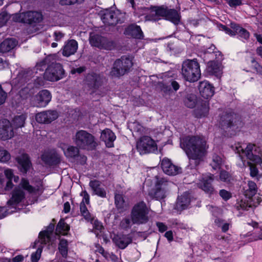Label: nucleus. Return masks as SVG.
Masks as SVG:
<instances>
[{"instance_id": "1", "label": "nucleus", "mask_w": 262, "mask_h": 262, "mask_svg": "<svg viewBox=\"0 0 262 262\" xmlns=\"http://www.w3.org/2000/svg\"><path fill=\"white\" fill-rule=\"evenodd\" d=\"M180 147L189 159V166L193 169L203 161L207 154L209 146L203 136H187L180 139Z\"/></svg>"}, {"instance_id": "2", "label": "nucleus", "mask_w": 262, "mask_h": 262, "mask_svg": "<svg viewBox=\"0 0 262 262\" xmlns=\"http://www.w3.org/2000/svg\"><path fill=\"white\" fill-rule=\"evenodd\" d=\"M181 73L184 79L193 82L201 77L200 64L196 59H186L183 62Z\"/></svg>"}, {"instance_id": "3", "label": "nucleus", "mask_w": 262, "mask_h": 262, "mask_svg": "<svg viewBox=\"0 0 262 262\" xmlns=\"http://www.w3.org/2000/svg\"><path fill=\"white\" fill-rule=\"evenodd\" d=\"M73 139L76 145L81 149L93 150L98 145L95 137L85 130L77 131Z\"/></svg>"}, {"instance_id": "4", "label": "nucleus", "mask_w": 262, "mask_h": 262, "mask_svg": "<svg viewBox=\"0 0 262 262\" xmlns=\"http://www.w3.org/2000/svg\"><path fill=\"white\" fill-rule=\"evenodd\" d=\"M219 124L221 129L226 133L227 136L234 135L238 127L236 115L232 111L223 112L220 116Z\"/></svg>"}, {"instance_id": "5", "label": "nucleus", "mask_w": 262, "mask_h": 262, "mask_svg": "<svg viewBox=\"0 0 262 262\" xmlns=\"http://www.w3.org/2000/svg\"><path fill=\"white\" fill-rule=\"evenodd\" d=\"M133 59L129 55H123L116 59L111 71V75L119 77L129 72L133 66Z\"/></svg>"}, {"instance_id": "6", "label": "nucleus", "mask_w": 262, "mask_h": 262, "mask_svg": "<svg viewBox=\"0 0 262 262\" xmlns=\"http://www.w3.org/2000/svg\"><path fill=\"white\" fill-rule=\"evenodd\" d=\"M149 209L144 201H140L133 207L130 217L133 224L142 225L149 221Z\"/></svg>"}, {"instance_id": "7", "label": "nucleus", "mask_w": 262, "mask_h": 262, "mask_svg": "<svg viewBox=\"0 0 262 262\" xmlns=\"http://www.w3.org/2000/svg\"><path fill=\"white\" fill-rule=\"evenodd\" d=\"M156 178L155 188L149 192L148 195L152 199L161 200L166 197L170 183L165 178L158 177Z\"/></svg>"}, {"instance_id": "8", "label": "nucleus", "mask_w": 262, "mask_h": 262, "mask_svg": "<svg viewBox=\"0 0 262 262\" xmlns=\"http://www.w3.org/2000/svg\"><path fill=\"white\" fill-rule=\"evenodd\" d=\"M237 152L241 151L244 154L247 158L250 161L257 163H262V150L260 147L255 144L249 143L245 149L241 146L236 147Z\"/></svg>"}, {"instance_id": "9", "label": "nucleus", "mask_w": 262, "mask_h": 262, "mask_svg": "<svg viewBox=\"0 0 262 262\" xmlns=\"http://www.w3.org/2000/svg\"><path fill=\"white\" fill-rule=\"evenodd\" d=\"M230 27L220 24L219 26L220 30L225 32V33L231 36H234L237 35L239 37L248 40L250 37V33L246 29L241 26V25L234 22L230 23Z\"/></svg>"}, {"instance_id": "10", "label": "nucleus", "mask_w": 262, "mask_h": 262, "mask_svg": "<svg viewBox=\"0 0 262 262\" xmlns=\"http://www.w3.org/2000/svg\"><path fill=\"white\" fill-rule=\"evenodd\" d=\"M65 76L64 70L59 63L52 62L46 69L44 73L45 79L50 81H57Z\"/></svg>"}, {"instance_id": "11", "label": "nucleus", "mask_w": 262, "mask_h": 262, "mask_svg": "<svg viewBox=\"0 0 262 262\" xmlns=\"http://www.w3.org/2000/svg\"><path fill=\"white\" fill-rule=\"evenodd\" d=\"M136 148L140 155L148 154L157 150V146L155 141L147 136L140 138L137 142Z\"/></svg>"}, {"instance_id": "12", "label": "nucleus", "mask_w": 262, "mask_h": 262, "mask_svg": "<svg viewBox=\"0 0 262 262\" xmlns=\"http://www.w3.org/2000/svg\"><path fill=\"white\" fill-rule=\"evenodd\" d=\"M90 43L94 47L107 50H111L115 47V42L99 34L91 35Z\"/></svg>"}, {"instance_id": "13", "label": "nucleus", "mask_w": 262, "mask_h": 262, "mask_svg": "<svg viewBox=\"0 0 262 262\" xmlns=\"http://www.w3.org/2000/svg\"><path fill=\"white\" fill-rule=\"evenodd\" d=\"M101 20L107 26H115L117 24H121L124 21L123 15L118 11L111 10H105L102 13Z\"/></svg>"}, {"instance_id": "14", "label": "nucleus", "mask_w": 262, "mask_h": 262, "mask_svg": "<svg viewBox=\"0 0 262 262\" xmlns=\"http://www.w3.org/2000/svg\"><path fill=\"white\" fill-rule=\"evenodd\" d=\"M214 176L210 174L209 176H204L198 183V187L208 194L209 196L217 194V191L212 185Z\"/></svg>"}, {"instance_id": "15", "label": "nucleus", "mask_w": 262, "mask_h": 262, "mask_svg": "<svg viewBox=\"0 0 262 262\" xmlns=\"http://www.w3.org/2000/svg\"><path fill=\"white\" fill-rule=\"evenodd\" d=\"M51 98L50 92L47 90H43L33 98L32 103L35 107H45L51 101Z\"/></svg>"}, {"instance_id": "16", "label": "nucleus", "mask_w": 262, "mask_h": 262, "mask_svg": "<svg viewBox=\"0 0 262 262\" xmlns=\"http://www.w3.org/2000/svg\"><path fill=\"white\" fill-rule=\"evenodd\" d=\"M167 9V7L164 5L151 6L149 14L146 17V21H156L161 17L165 18Z\"/></svg>"}, {"instance_id": "17", "label": "nucleus", "mask_w": 262, "mask_h": 262, "mask_svg": "<svg viewBox=\"0 0 262 262\" xmlns=\"http://www.w3.org/2000/svg\"><path fill=\"white\" fill-rule=\"evenodd\" d=\"M103 76L94 72L89 73L85 77V84L90 89L97 90L102 85Z\"/></svg>"}, {"instance_id": "18", "label": "nucleus", "mask_w": 262, "mask_h": 262, "mask_svg": "<svg viewBox=\"0 0 262 262\" xmlns=\"http://www.w3.org/2000/svg\"><path fill=\"white\" fill-rule=\"evenodd\" d=\"M58 117V113L56 111L48 110L37 113L35 119L39 123L49 124Z\"/></svg>"}, {"instance_id": "19", "label": "nucleus", "mask_w": 262, "mask_h": 262, "mask_svg": "<svg viewBox=\"0 0 262 262\" xmlns=\"http://www.w3.org/2000/svg\"><path fill=\"white\" fill-rule=\"evenodd\" d=\"M14 135V129L11 122L7 119L0 120V137L3 140L12 138Z\"/></svg>"}, {"instance_id": "20", "label": "nucleus", "mask_w": 262, "mask_h": 262, "mask_svg": "<svg viewBox=\"0 0 262 262\" xmlns=\"http://www.w3.org/2000/svg\"><path fill=\"white\" fill-rule=\"evenodd\" d=\"M161 167L165 173L169 176H175L181 172V168L174 165L167 158H164L161 161Z\"/></svg>"}, {"instance_id": "21", "label": "nucleus", "mask_w": 262, "mask_h": 262, "mask_svg": "<svg viewBox=\"0 0 262 262\" xmlns=\"http://www.w3.org/2000/svg\"><path fill=\"white\" fill-rule=\"evenodd\" d=\"M33 74L34 72L32 70H21L18 73L15 79V82L17 83L19 86H23L33 77Z\"/></svg>"}, {"instance_id": "22", "label": "nucleus", "mask_w": 262, "mask_h": 262, "mask_svg": "<svg viewBox=\"0 0 262 262\" xmlns=\"http://www.w3.org/2000/svg\"><path fill=\"white\" fill-rule=\"evenodd\" d=\"M5 178L0 177V187L4 188L6 191L11 190L14 185L12 183V179L14 176L11 169H7L4 171Z\"/></svg>"}, {"instance_id": "23", "label": "nucleus", "mask_w": 262, "mask_h": 262, "mask_svg": "<svg viewBox=\"0 0 262 262\" xmlns=\"http://www.w3.org/2000/svg\"><path fill=\"white\" fill-rule=\"evenodd\" d=\"M89 186L92 190V194L97 195L101 198H106V191L101 186L100 181L97 180H91Z\"/></svg>"}, {"instance_id": "24", "label": "nucleus", "mask_w": 262, "mask_h": 262, "mask_svg": "<svg viewBox=\"0 0 262 262\" xmlns=\"http://www.w3.org/2000/svg\"><path fill=\"white\" fill-rule=\"evenodd\" d=\"M24 191L19 187H16L13 190L11 199L7 202L9 206L14 207L25 199Z\"/></svg>"}, {"instance_id": "25", "label": "nucleus", "mask_w": 262, "mask_h": 262, "mask_svg": "<svg viewBox=\"0 0 262 262\" xmlns=\"http://www.w3.org/2000/svg\"><path fill=\"white\" fill-rule=\"evenodd\" d=\"M207 72L220 79L222 75V64L217 61H208L207 67Z\"/></svg>"}, {"instance_id": "26", "label": "nucleus", "mask_w": 262, "mask_h": 262, "mask_svg": "<svg viewBox=\"0 0 262 262\" xmlns=\"http://www.w3.org/2000/svg\"><path fill=\"white\" fill-rule=\"evenodd\" d=\"M16 160L19 165L18 167L20 171L23 173H27L32 166L29 156L26 154H24L17 157Z\"/></svg>"}, {"instance_id": "27", "label": "nucleus", "mask_w": 262, "mask_h": 262, "mask_svg": "<svg viewBox=\"0 0 262 262\" xmlns=\"http://www.w3.org/2000/svg\"><path fill=\"white\" fill-rule=\"evenodd\" d=\"M199 90L201 96L205 99L211 97L214 93V87L207 81L200 82Z\"/></svg>"}, {"instance_id": "28", "label": "nucleus", "mask_w": 262, "mask_h": 262, "mask_svg": "<svg viewBox=\"0 0 262 262\" xmlns=\"http://www.w3.org/2000/svg\"><path fill=\"white\" fill-rule=\"evenodd\" d=\"M113 242L119 248L124 249L132 243L133 238L129 234H123L114 237Z\"/></svg>"}, {"instance_id": "29", "label": "nucleus", "mask_w": 262, "mask_h": 262, "mask_svg": "<svg viewBox=\"0 0 262 262\" xmlns=\"http://www.w3.org/2000/svg\"><path fill=\"white\" fill-rule=\"evenodd\" d=\"M42 20V15L36 11H27L25 12L24 23L33 25L39 23Z\"/></svg>"}, {"instance_id": "30", "label": "nucleus", "mask_w": 262, "mask_h": 262, "mask_svg": "<svg viewBox=\"0 0 262 262\" xmlns=\"http://www.w3.org/2000/svg\"><path fill=\"white\" fill-rule=\"evenodd\" d=\"M116 137L115 134L110 129L106 128L104 129L101 134L100 139L104 141L107 147H112L114 146V141Z\"/></svg>"}, {"instance_id": "31", "label": "nucleus", "mask_w": 262, "mask_h": 262, "mask_svg": "<svg viewBox=\"0 0 262 262\" xmlns=\"http://www.w3.org/2000/svg\"><path fill=\"white\" fill-rule=\"evenodd\" d=\"M190 196L188 193L184 192L181 196H179L176 205V209L178 210H183L187 209L190 204Z\"/></svg>"}, {"instance_id": "32", "label": "nucleus", "mask_w": 262, "mask_h": 262, "mask_svg": "<svg viewBox=\"0 0 262 262\" xmlns=\"http://www.w3.org/2000/svg\"><path fill=\"white\" fill-rule=\"evenodd\" d=\"M124 34L137 39H142L144 36L140 27L135 24L128 26L125 30Z\"/></svg>"}, {"instance_id": "33", "label": "nucleus", "mask_w": 262, "mask_h": 262, "mask_svg": "<svg viewBox=\"0 0 262 262\" xmlns=\"http://www.w3.org/2000/svg\"><path fill=\"white\" fill-rule=\"evenodd\" d=\"M179 83L173 78H169L162 83L161 89L165 93H169L172 91H177L180 88Z\"/></svg>"}, {"instance_id": "34", "label": "nucleus", "mask_w": 262, "mask_h": 262, "mask_svg": "<svg viewBox=\"0 0 262 262\" xmlns=\"http://www.w3.org/2000/svg\"><path fill=\"white\" fill-rule=\"evenodd\" d=\"M42 161L49 165H55L60 162V158L56 153H44L41 155Z\"/></svg>"}, {"instance_id": "35", "label": "nucleus", "mask_w": 262, "mask_h": 262, "mask_svg": "<svg viewBox=\"0 0 262 262\" xmlns=\"http://www.w3.org/2000/svg\"><path fill=\"white\" fill-rule=\"evenodd\" d=\"M78 49L77 42L74 39L69 40L63 47L62 54L63 56L69 57L73 55Z\"/></svg>"}, {"instance_id": "36", "label": "nucleus", "mask_w": 262, "mask_h": 262, "mask_svg": "<svg viewBox=\"0 0 262 262\" xmlns=\"http://www.w3.org/2000/svg\"><path fill=\"white\" fill-rule=\"evenodd\" d=\"M54 229V225L50 224L46 230L41 231L39 233L38 238L41 244H47L50 242L51 239L50 235Z\"/></svg>"}, {"instance_id": "37", "label": "nucleus", "mask_w": 262, "mask_h": 262, "mask_svg": "<svg viewBox=\"0 0 262 262\" xmlns=\"http://www.w3.org/2000/svg\"><path fill=\"white\" fill-rule=\"evenodd\" d=\"M17 41L14 38H7L0 44V52L6 53L9 52L17 45Z\"/></svg>"}, {"instance_id": "38", "label": "nucleus", "mask_w": 262, "mask_h": 262, "mask_svg": "<svg viewBox=\"0 0 262 262\" xmlns=\"http://www.w3.org/2000/svg\"><path fill=\"white\" fill-rule=\"evenodd\" d=\"M255 206V202L253 201V199L248 198H246L245 200H241L236 205L237 209L244 210H249L250 208H253Z\"/></svg>"}, {"instance_id": "39", "label": "nucleus", "mask_w": 262, "mask_h": 262, "mask_svg": "<svg viewBox=\"0 0 262 262\" xmlns=\"http://www.w3.org/2000/svg\"><path fill=\"white\" fill-rule=\"evenodd\" d=\"M165 19L169 20L174 25H177L180 22L181 16L178 12L175 9H168Z\"/></svg>"}, {"instance_id": "40", "label": "nucleus", "mask_w": 262, "mask_h": 262, "mask_svg": "<svg viewBox=\"0 0 262 262\" xmlns=\"http://www.w3.org/2000/svg\"><path fill=\"white\" fill-rule=\"evenodd\" d=\"M27 116L25 114L15 116L12 119L11 125L13 129H16L24 126Z\"/></svg>"}, {"instance_id": "41", "label": "nucleus", "mask_w": 262, "mask_h": 262, "mask_svg": "<svg viewBox=\"0 0 262 262\" xmlns=\"http://www.w3.org/2000/svg\"><path fill=\"white\" fill-rule=\"evenodd\" d=\"M257 186L255 182L249 181L248 183V188L244 192L246 198H251L257 192Z\"/></svg>"}, {"instance_id": "42", "label": "nucleus", "mask_w": 262, "mask_h": 262, "mask_svg": "<svg viewBox=\"0 0 262 262\" xmlns=\"http://www.w3.org/2000/svg\"><path fill=\"white\" fill-rule=\"evenodd\" d=\"M79 149L77 146H69L66 150L64 151V155L68 158L76 159L79 155Z\"/></svg>"}, {"instance_id": "43", "label": "nucleus", "mask_w": 262, "mask_h": 262, "mask_svg": "<svg viewBox=\"0 0 262 262\" xmlns=\"http://www.w3.org/2000/svg\"><path fill=\"white\" fill-rule=\"evenodd\" d=\"M69 230L70 226L65 222L64 219H60L56 226V232L66 235L67 234V232L69 231Z\"/></svg>"}, {"instance_id": "44", "label": "nucleus", "mask_w": 262, "mask_h": 262, "mask_svg": "<svg viewBox=\"0 0 262 262\" xmlns=\"http://www.w3.org/2000/svg\"><path fill=\"white\" fill-rule=\"evenodd\" d=\"M58 250L64 258H67L68 253V243L67 240L65 239H61L58 244Z\"/></svg>"}, {"instance_id": "45", "label": "nucleus", "mask_w": 262, "mask_h": 262, "mask_svg": "<svg viewBox=\"0 0 262 262\" xmlns=\"http://www.w3.org/2000/svg\"><path fill=\"white\" fill-rule=\"evenodd\" d=\"M208 104L206 102L203 103L200 108L195 110V115L198 118L206 116L208 114Z\"/></svg>"}, {"instance_id": "46", "label": "nucleus", "mask_w": 262, "mask_h": 262, "mask_svg": "<svg viewBox=\"0 0 262 262\" xmlns=\"http://www.w3.org/2000/svg\"><path fill=\"white\" fill-rule=\"evenodd\" d=\"M223 163V160L221 156L216 154H213L212 162L210 163V165L213 169L216 170L221 168Z\"/></svg>"}, {"instance_id": "47", "label": "nucleus", "mask_w": 262, "mask_h": 262, "mask_svg": "<svg viewBox=\"0 0 262 262\" xmlns=\"http://www.w3.org/2000/svg\"><path fill=\"white\" fill-rule=\"evenodd\" d=\"M185 105L189 108H193L196 103V97L193 94L187 95L184 100Z\"/></svg>"}, {"instance_id": "48", "label": "nucleus", "mask_w": 262, "mask_h": 262, "mask_svg": "<svg viewBox=\"0 0 262 262\" xmlns=\"http://www.w3.org/2000/svg\"><path fill=\"white\" fill-rule=\"evenodd\" d=\"M216 49L214 45H212L208 49H206L204 52V58H206V56H211V59L216 58L217 54L220 55L221 53L219 52L214 51Z\"/></svg>"}, {"instance_id": "49", "label": "nucleus", "mask_w": 262, "mask_h": 262, "mask_svg": "<svg viewBox=\"0 0 262 262\" xmlns=\"http://www.w3.org/2000/svg\"><path fill=\"white\" fill-rule=\"evenodd\" d=\"M84 0H59V4L61 6L79 5L84 2Z\"/></svg>"}, {"instance_id": "50", "label": "nucleus", "mask_w": 262, "mask_h": 262, "mask_svg": "<svg viewBox=\"0 0 262 262\" xmlns=\"http://www.w3.org/2000/svg\"><path fill=\"white\" fill-rule=\"evenodd\" d=\"M220 179L221 181L226 183H230L232 180L231 174L225 170H221Z\"/></svg>"}, {"instance_id": "51", "label": "nucleus", "mask_w": 262, "mask_h": 262, "mask_svg": "<svg viewBox=\"0 0 262 262\" xmlns=\"http://www.w3.org/2000/svg\"><path fill=\"white\" fill-rule=\"evenodd\" d=\"M20 185L23 189L28 191L30 193H32L35 190L34 188L29 184V181L26 179L23 178L21 180Z\"/></svg>"}, {"instance_id": "52", "label": "nucleus", "mask_w": 262, "mask_h": 262, "mask_svg": "<svg viewBox=\"0 0 262 262\" xmlns=\"http://www.w3.org/2000/svg\"><path fill=\"white\" fill-rule=\"evenodd\" d=\"M91 224H93V229H94L95 233L97 236L99 232H101L102 230L104 229L102 223L97 220H95L94 217L93 218V221Z\"/></svg>"}, {"instance_id": "53", "label": "nucleus", "mask_w": 262, "mask_h": 262, "mask_svg": "<svg viewBox=\"0 0 262 262\" xmlns=\"http://www.w3.org/2000/svg\"><path fill=\"white\" fill-rule=\"evenodd\" d=\"M150 11V8H146L145 7H137L134 12L138 15H145V20H146V17L149 14Z\"/></svg>"}, {"instance_id": "54", "label": "nucleus", "mask_w": 262, "mask_h": 262, "mask_svg": "<svg viewBox=\"0 0 262 262\" xmlns=\"http://www.w3.org/2000/svg\"><path fill=\"white\" fill-rule=\"evenodd\" d=\"M10 154L3 148L0 147V161L6 162L10 159Z\"/></svg>"}, {"instance_id": "55", "label": "nucleus", "mask_w": 262, "mask_h": 262, "mask_svg": "<svg viewBox=\"0 0 262 262\" xmlns=\"http://www.w3.org/2000/svg\"><path fill=\"white\" fill-rule=\"evenodd\" d=\"M115 203L116 207L119 209L123 208L124 200L122 195L120 194H116L115 195Z\"/></svg>"}, {"instance_id": "56", "label": "nucleus", "mask_w": 262, "mask_h": 262, "mask_svg": "<svg viewBox=\"0 0 262 262\" xmlns=\"http://www.w3.org/2000/svg\"><path fill=\"white\" fill-rule=\"evenodd\" d=\"M252 68L256 72L262 75V66H261L254 58L251 60Z\"/></svg>"}, {"instance_id": "57", "label": "nucleus", "mask_w": 262, "mask_h": 262, "mask_svg": "<svg viewBox=\"0 0 262 262\" xmlns=\"http://www.w3.org/2000/svg\"><path fill=\"white\" fill-rule=\"evenodd\" d=\"M132 219L129 218H124L120 222V227L123 229H127L132 226Z\"/></svg>"}, {"instance_id": "58", "label": "nucleus", "mask_w": 262, "mask_h": 262, "mask_svg": "<svg viewBox=\"0 0 262 262\" xmlns=\"http://www.w3.org/2000/svg\"><path fill=\"white\" fill-rule=\"evenodd\" d=\"M41 252L42 248L38 247L36 251L31 254L32 262H37L40 257Z\"/></svg>"}, {"instance_id": "59", "label": "nucleus", "mask_w": 262, "mask_h": 262, "mask_svg": "<svg viewBox=\"0 0 262 262\" xmlns=\"http://www.w3.org/2000/svg\"><path fill=\"white\" fill-rule=\"evenodd\" d=\"M219 194L221 197L225 201L228 200L232 196L231 192L225 189L221 190L220 191Z\"/></svg>"}, {"instance_id": "60", "label": "nucleus", "mask_w": 262, "mask_h": 262, "mask_svg": "<svg viewBox=\"0 0 262 262\" xmlns=\"http://www.w3.org/2000/svg\"><path fill=\"white\" fill-rule=\"evenodd\" d=\"M25 12L16 13L13 15L12 19L14 21L24 23Z\"/></svg>"}, {"instance_id": "61", "label": "nucleus", "mask_w": 262, "mask_h": 262, "mask_svg": "<svg viewBox=\"0 0 262 262\" xmlns=\"http://www.w3.org/2000/svg\"><path fill=\"white\" fill-rule=\"evenodd\" d=\"M7 98V93L3 90L0 85V105L4 104Z\"/></svg>"}, {"instance_id": "62", "label": "nucleus", "mask_w": 262, "mask_h": 262, "mask_svg": "<svg viewBox=\"0 0 262 262\" xmlns=\"http://www.w3.org/2000/svg\"><path fill=\"white\" fill-rule=\"evenodd\" d=\"M95 247L96 248V252L100 253L104 257L107 256L108 253L105 251L104 248L99 244H96Z\"/></svg>"}, {"instance_id": "63", "label": "nucleus", "mask_w": 262, "mask_h": 262, "mask_svg": "<svg viewBox=\"0 0 262 262\" xmlns=\"http://www.w3.org/2000/svg\"><path fill=\"white\" fill-rule=\"evenodd\" d=\"M46 67V61L45 60L37 63L35 66V69L40 71H43Z\"/></svg>"}, {"instance_id": "64", "label": "nucleus", "mask_w": 262, "mask_h": 262, "mask_svg": "<svg viewBox=\"0 0 262 262\" xmlns=\"http://www.w3.org/2000/svg\"><path fill=\"white\" fill-rule=\"evenodd\" d=\"M227 3L231 7H236L241 5L242 1V0H228Z\"/></svg>"}]
</instances>
